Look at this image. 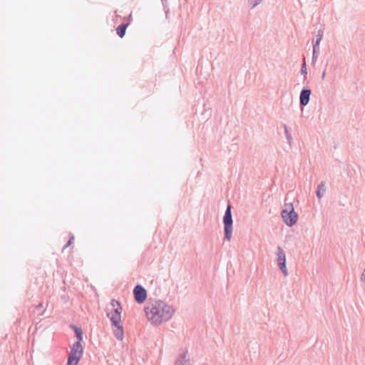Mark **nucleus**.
<instances>
[{
    "label": "nucleus",
    "instance_id": "f257e3e1",
    "mask_svg": "<svg viewBox=\"0 0 365 365\" xmlns=\"http://www.w3.org/2000/svg\"><path fill=\"white\" fill-rule=\"evenodd\" d=\"M148 321L153 326H159L172 319L175 314V308L160 299L150 301L145 307Z\"/></svg>",
    "mask_w": 365,
    "mask_h": 365
},
{
    "label": "nucleus",
    "instance_id": "f03ea898",
    "mask_svg": "<svg viewBox=\"0 0 365 365\" xmlns=\"http://www.w3.org/2000/svg\"><path fill=\"white\" fill-rule=\"evenodd\" d=\"M73 328L75 331L78 341L75 342L71 347V351L68 354L67 365H78L83 353V348L81 344V341L83 340V331L77 327L73 326Z\"/></svg>",
    "mask_w": 365,
    "mask_h": 365
},
{
    "label": "nucleus",
    "instance_id": "7ed1b4c3",
    "mask_svg": "<svg viewBox=\"0 0 365 365\" xmlns=\"http://www.w3.org/2000/svg\"><path fill=\"white\" fill-rule=\"evenodd\" d=\"M282 217L284 222L288 227H292L298 220V215L294 210L292 203L285 204L282 211Z\"/></svg>",
    "mask_w": 365,
    "mask_h": 365
},
{
    "label": "nucleus",
    "instance_id": "20e7f679",
    "mask_svg": "<svg viewBox=\"0 0 365 365\" xmlns=\"http://www.w3.org/2000/svg\"><path fill=\"white\" fill-rule=\"evenodd\" d=\"M225 226V239L230 242L232 239L233 232V220L231 212V205H228L223 217Z\"/></svg>",
    "mask_w": 365,
    "mask_h": 365
},
{
    "label": "nucleus",
    "instance_id": "39448f33",
    "mask_svg": "<svg viewBox=\"0 0 365 365\" xmlns=\"http://www.w3.org/2000/svg\"><path fill=\"white\" fill-rule=\"evenodd\" d=\"M110 306L112 309L107 313V316L110 322H122L121 314L123 308L120 303L115 299H112L110 302Z\"/></svg>",
    "mask_w": 365,
    "mask_h": 365
},
{
    "label": "nucleus",
    "instance_id": "423d86ee",
    "mask_svg": "<svg viewBox=\"0 0 365 365\" xmlns=\"http://www.w3.org/2000/svg\"><path fill=\"white\" fill-rule=\"evenodd\" d=\"M277 262L279 269L282 272L284 277H287L289 274L287 267V258L286 254L284 250L281 247H278L276 252Z\"/></svg>",
    "mask_w": 365,
    "mask_h": 365
},
{
    "label": "nucleus",
    "instance_id": "0eeeda50",
    "mask_svg": "<svg viewBox=\"0 0 365 365\" xmlns=\"http://www.w3.org/2000/svg\"><path fill=\"white\" fill-rule=\"evenodd\" d=\"M174 365H192L191 356L188 349H182L179 351L175 357Z\"/></svg>",
    "mask_w": 365,
    "mask_h": 365
},
{
    "label": "nucleus",
    "instance_id": "6e6552de",
    "mask_svg": "<svg viewBox=\"0 0 365 365\" xmlns=\"http://www.w3.org/2000/svg\"><path fill=\"white\" fill-rule=\"evenodd\" d=\"M111 328L113 333L116 338V339L119 341H123L124 339V329L122 322H112Z\"/></svg>",
    "mask_w": 365,
    "mask_h": 365
},
{
    "label": "nucleus",
    "instance_id": "1a4fd4ad",
    "mask_svg": "<svg viewBox=\"0 0 365 365\" xmlns=\"http://www.w3.org/2000/svg\"><path fill=\"white\" fill-rule=\"evenodd\" d=\"M135 300L140 304L145 302L147 297V291L141 285H137L133 289Z\"/></svg>",
    "mask_w": 365,
    "mask_h": 365
},
{
    "label": "nucleus",
    "instance_id": "9d476101",
    "mask_svg": "<svg viewBox=\"0 0 365 365\" xmlns=\"http://www.w3.org/2000/svg\"><path fill=\"white\" fill-rule=\"evenodd\" d=\"M311 93V90L308 88H303L301 91L299 95V103L302 106H305L309 103Z\"/></svg>",
    "mask_w": 365,
    "mask_h": 365
},
{
    "label": "nucleus",
    "instance_id": "9b49d317",
    "mask_svg": "<svg viewBox=\"0 0 365 365\" xmlns=\"http://www.w3.org/2000/svg\"><path fill=\"white\" fill-rule=\"evenodd\" d=\"M283 127L284 129V133H285L287 143H288L289 146L291 147L292 145V136L290 129L288 128V126L287 125H284Z\"/></svg>",
    "mask_w": 365,
    "mask_h": 365
},
{
    "label": "nucleus",
    "instance_id": "f8f14e48",
    "mask_svg": "<svg viewBox=\"0 0 365 365\" xmlns=\"http://www.w3.org/2000/svg\"><path fill=\"white\" fill-rule=\"evenodd\" d=\"M324 193H325V185L324 182H321L317 186V190L316 192L317 196L320 200L321 198H322L324 197Z\"/></svg>",
    "mask_w": 365,
    "mask_h": 365
},
{
    "label": "nucleus",
    "instance_id": "ddd939ff",
    "mask_svg": "<svg viewBox=\"0 0 365 365\" xmlns=\"http://www.w3.org/2000/svg\"><path fill=\"white\" fill-rule=\"evenodd\" d=\"M264 0H247V6L250 9H254L260 5Z\"/></svg>",
    "mask_w": 365,
    "mask_h": 365
},
{
    "label": "nucleus",
    "instance_id": "4468645a",
    "mask_svg": "<svg viewBox=\"0 0 365 365\" xmlns=\"http://www.w3.org/2000/svg\"><path fill=\"white\" fill-rule=\"evenodd\" d=\"M126 28H127V26L125 25V24H121V25H119L116 30H117V34L120 37V38H123L124 36H125V31H126Z\"/></svg>",
    "mask_w": 365,
    "mask_h": 365
},
{
    "label": "nucleus",
    "instance_id": "2eb2a0df",
    "mask_svg": "<svg viewBox=\"0 0 365 365\" xmlns=\"http://www.w3.org/2000/svg\"><path fill=\"white\" fill-rule=\"evenodd\" d=\"M322 38H323V33L322 31H319L317 35V37H316V40L313 42V47H319V44L322 40Z\"/></svg>",
    "mask_w": 365,
    "mask_h": 365
},
{
    "label": "nucleus",
    "instance_id": "dca6fc26",
    "mask_svg": "<svg viewBox=\"0 0 365 365\" xmlns=\"http://www.w3.org/2000/svg\"><path fill=\"white\" fill-rule=\"evenodd\" d=\"M301 74L302 75H307V66H306V63L304 62L302 65V68H301Z\"/></svg>",
    "mask_w": 365,
    "mask_h": 365
},
{
    "label": "nucleus",
    "instance_id": "f3484780",
    "mask_svg": "<svg viewBox=\"0 0 365 365\" xmlns=\"http://www.w3.org/2000/svg\"><path fill=\"white\" fill-rule=\"evenodd\" d=\"M319 47H313V58L317 55V51H319Z\"/></svg>",
    "mask_w": 365,
    "mask_h": 365
},
{
    "label": "nucleus",
    "instance_id": "a211bd4d",
    "mask_svg": "<svg viewBox=\"0 0 365 365\" xmlns=\"http://www.w3.org/2000/svg\"><path fill=\"white\" fill-rule=\"evenodd\" d=\"M361 281L363 282V283L365 284V267H364V269L363 271V273L361 274Z\"/></svg>",
    "mask_w": 365,
    "mask_h": 365
},
{
    "label": "nucleus",
    "instance_id": "6ab92c4d",
    "mask_svg": "<svg viewBox=\"0 0 365 365\" xmlns=\"http://www.w3.org/2000/svg\"><path fill=\"white\" fill-rule=\"evenodd\" d=\"M73 240V236L70 237V239H69L68 242H67L66 245L65 246V247H68L71 244Z\"/></svg>",
    "mask_w": 365,
    "mask_h": 365
},
{
    "label": "nucleus",
    "instance_id": "aec40b11",
    "mask_svg": "<svg viewBox=\"0 0 365 365\" xmlns=\"http://www.w3.org/2000/svg\"><path fill=\"white\" fill-rule=\"evenodd\" d=\"M162 1H165L166 0H161Z\"/></svg>",
    "mask_w": 365,
    "mask_h": 365
}]
</instances>
